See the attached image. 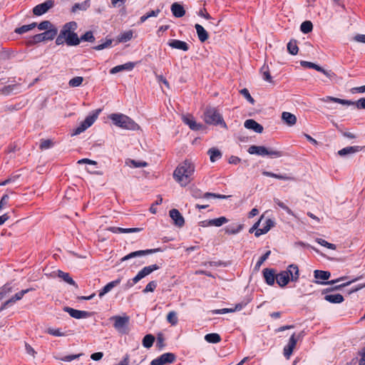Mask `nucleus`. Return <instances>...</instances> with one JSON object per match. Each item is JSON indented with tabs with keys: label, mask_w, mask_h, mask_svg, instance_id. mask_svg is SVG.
Returning <instances> with one entry per match:
<instances>
[{
	"label": "nucleus",
	"mask_w": 365,
	"mask_h": 365,
	"mask_svg": "<svg viewBox=\"0 0 365 365\" xmlns=\"http://www.w3.org/2000/svg\"><path fill=\"white\" fill-rule=\"evenodd\" d=\"M282 119L289 126L294 125L297 122V117L289 112H283L282 113Z\"/></svg>",
	"instance_id": "28"
},
{
	"label": "nucleus",
	"mask_w": 365,
	"mask_h": 365,
	"mask_svg": "<svg viewBox=\"0 0 365 365\" xmlns=\"http://www.w3.org/2000/svg\"><path fill=\"white\" fill-rule=\"evenodd\" d=\"M287 272L282 271L276 275V281L281 287H284L290 281V278Z\"/></svg>",
	"instance_id": "22"
},
{
	"label": "nucleus",
	"mask_w": 365,
	"mask_h": 365,
	"mask_svg": "<svg viewBox=\"0 0 365 365\" xmlns=\"http://www.w3.org/2000/svg\"><path fill=\"white\" fill-rule=\"evenodd\" d=\"M276 275L274 269H273L265 268L263 269V277L268 285L272 286L274 284Z\"/></svg>",
	"instance_id": "21"
},
{
	"label": "nucleus",
	"mask_w": 365,
	"mask_h": 365,
	"mask_svg": "<svg viewBox=\"0 0 365 365\" xmlns=\"http://www.w3.org/2000/svg\"><path fill=\"white\" fill-rule=\"evenodd\" d=\"M195 28L196 29L197 37L201 42H205L208 39L209 35L202 26L196 24L195 25Z\"/></svg>",
	"instance_id": "27"
},
{
	"label": "nucleus",
	"mask_w": 365,
	"mask_h": 365,
	"mask_svg": "<svg viewBox=\"0 0 365 365\" xmlns=\"http://www.w3.org/2000/svg\"><path fill=\"white\" fill-rule=\"evenodd\" d=\"M274 202L282 209L286 211L289 215H294L293 212L287 207L284 202L280 201L279 199H274Z\"/></svg>",
	"instance_id": "59"
},
{
	"label": "nucleus",
	"mask_w": 365,
	"mask_h": 365,
	"mask_svg": "<svg viewBox=\"0 0 365 365\" xmlns=\"http://www.w3.org/2000/svg\"><path fill=\"white\" fill-rule=\"evenodd\" d=\"M109 118L114 125L123 129L137 130L140 126L130 117L122 113H112Z\"/></svg>",
	"instance_id": "2"
},
{
	"label": "nucleus",
	"mask_w": 365,
	"mask_h": 365,
	"mask_svg": "<svg viewBox=\"0 0 365 365\" xmlns=\"http://www.w3.org/2000/svg\"><path fill=\"white\" fill-rule=\"evenodd\" d=\"M297 339L295 337V334H293L289 338L288 344L284 348V356L286 359H289L292 355L294 349L296 346Z\"/></svg>",
	"instance_id": "16"
},
{
	"label": "nucleus",
	"mask_w": 365,
	"mask_h": 365,
	"mask_svg": "<svg viewBox=\"0 0 365 365\" xmlns=\"http://www.w3.org/2000/svg\"><path fill=\"white\" fill-rule=\"evenodd\" d=\"M157 287V282L155 281L150 282L143 290L144 293L153 292Z\"/></svg>",
	"instance_id": "62"
},
{
	"label": "nucleus",
	"mask_w": 365,
	"mask_h": 365,
	"mask_svg": "<svg viewBox=\"0 0 365 365\" xmlns=\"http://www.w3.org/2000/svg\"><path fill=\"white\" fill-rule=\"evenodd\" d=\"M135 64L132 62H128L123 65H119L113 67L110 69V73L111 74H115L120 71L126 70V71H131L134 68Z\"/></svg>",
	"instance_id": "26"
},
{
	"label": "nucleus",
	"mask_w": 365,
	"mask_h": 365,
	"mask_svg": "<svg viewBox=\"0 0 365 365\" xmlns=\"http://www.w3.org/2000/svg\"><path fill=\"white\" fill-rule=\"evenodd\" d=\"M112 39H107L104 43L95 46L93 48L96 51L103 50L104 48H106L111 46L112 44Z\"/></svg>",
	"instance_id": "60"
},
{
	"label": "nucleus",
	"mask_w": 365,
	"mask_h": 365,
	"mask_svg": "<svg viewBox=\"0 0 365 365\" xmlns=\"http://www.w3.org/2000/svg\"><path fill=\"white\" fill-rule=\"evenodd\" d=\"M11 292L12 287L9 284L4 285L0 289V300H2Z\"/></svg>",
	"instance_id": "46"
},
{
	"label": "nucleus",
	"mask_w": 365,
	"mask_h": 365,
	"mask_svg": "<svg viewBox=\"0 0 365 365\" xmlns=\"http://www.w3.org/2000/svg\"><path fill=\"white\" fill-rule=\"evenodd\" d=\"M64 42H66L65 33L61 31L56 39V45H61L63 44Z\"/></svg>",
	"instance_id": "64"
},
{
	"label": "nucleus",
	"mask_w": 365,
	"mask_h": 365,
	"mask_svg": "<svg viewBox=\"0 0 365 365\" xmlns=\"http://www.w3.org/2000/svg\"><path fill=\"white\" fill-rule=\"evenodd\" d=\"M53 145V142L50 139L41 140L39 148L41 150H46L51 148Z\"/></svg>",
	"instance_id": "54"
},
{
	"label": "nucleus",
	"mask_w": 365,
	"mask_h": 365,
	"mask_svg": "<svg viewBox=\"0 0 365 365\" xmlns=\"http://www.w3.org/2000/svg\"><path fill=\"white\" fill-rule=\"evenodd\" d=\"M362 277L360 276L359 277H356L354 279H352L351 281H349V282H347L346 283H343V284H338V285H335V286H331L330 287H328L327 289H324L323 291H322V294H327L329 292H334V291H336V290H340L343 287H346L349 284H351L352 282H354L359 279H360Z\"/></svg>",
	"instance_id": "25"
},
{
	"label": "nucleus",
	"mask_w": 365,
	"mask_h": 365,
	"mask_svg": "<svg viewBox=\"0 0 365 365\" xmlns=\"http://www.w3.org/2000/svg\"><path fill=\"white\" fill-rule=\"evenodd\" d=\"M251 155H257L261 156L270 155L274 158L282 157L284 153L282 151L274 149H268L264 146L251 145L247 150Z\"/></svg>",
	"instance_id": "5"
},
{
	"label": "nucleus",
	"mask_w": 365,
	"mask_h": 365,
	"mask_svg": "<svg viewBox=\"0 0 365 365\" xmlns=\"http://www.w3.org/2000/svg\"><path fill=\"white\" fill-rule=\"evenodd\" d=\"M167 321L172 325H175L178 323L177 314L174 311L170 312L167 315Z\"/></svg>",
	"instance_id": "52"
},
{
	"label": "nucleus",
	"mask_w": 365,
	"mask_h": 365,
	"mask_svg": "<svg viewBox=\"0 0 365 365\" xmlns=\"http://www.w3.org/2000/svg\"><path fill=\"white\" fill-rule=\"evenodd\" d=\"M133 38V31L131 30L127 31L118 36L119 42H127Z\"/></svg>",
	"instance_id": "47"
},
{
	"label": "nucleus",
	"mask_w": 365,
	"mask_h": 365,
	"mask_svg": "<svg viewBox=\"0 0 365 365\" xmlns=\"http://www.w3.org/2000/svg\"><path fill=\"white\" fill-rule=\"evenodd\" d=\"M287 51L292 55H296L298 53L299 48L297 46V41L294 39H292L287 43Z\"/></svg>",
	"instance_id": "37"
},
{
	"label": "nucleus",
	"mask_w": 365,
	"mask_h": 365,
	"mask_svg": "<svg viewBox=\"0 0 365 365\" xmlns=\"http://www.w3.org/2000/svg\"><path fill=\"white\" fill-rule=\"evenodd\" d=\"M159 269L160 266L156 264L143 267L140 271L138 272L135 277H134L132 279L128 281V282L125 284V289H129L132 287L140 279L149 275L153 272L158 270Z\"/></svg>",
	"instance_id": "7"
},
{
	"label": "nucleus",
	"mask_w": 365,
	"mask_h": 365,
	"mask_svg": "<svg viewBox=\"0 0 365 365\" xmlns=\"http://www.w3.org/2000/svg\"><path fill=\"white\" fill-rule=\"evenodd\" d=\"M244 126L249 130H252L255 133H262L263 126L253 119H247L245 121Z\"/></svg>",
	"instance_id": "18"
},
{
	"label": "nucleus",
	"mask_w": 365,
	"mask_h": 365,
	"mask_svg": "<svg viewBox=\"0 0 365 365\" xmlns=\"http://www.w3.org/2000/svg\"><path fill=\"white\" fill-rule=\"evenodd\" d=\"M300 65L302 67L309 68H313V69L317 70V71L322 70V67H321L320 66L317 65V64H315V63H314L312 62H309V61H302L300 62Z\"/></svg>",
	"instance_id": "48"
},
{
	"label": "nucleus",
	"mask_w": 365,
	"mask_h": 365,
	"mask_svg": "<svg viewBox=\"0 0 365 365\" xmlns=\"http://www.w3.org/2000/svg\"><path fill=\"white\" fill-rule=\"evenodd\" d=\"M262 175L267 177H272L279 180H294V178L287 175H279L272 172L263 171Z\"/></svg>",
	"instance_id": "33"
},
{
	"label": "nucleus",
	"mask_w": 365,
	"mask_h": 365,
	"mask_svg": "<svg viewBox=\"0 0 365 365\" xmlns=\"http://www.w3.org/2000/svg\"><path fill=\"white\" fill-rule=\"evenodd\" d=\"M32 290H34L33 288L22 289L21 291L15 294L13 297H11L7 301L9 303V304L11 305V304L15 303L16 302L21 299L26 294L29 293L30 291H32Z\"/></svg>",
	"instance_id": "29"
},
{
	"label": "nucleus",
	"mask_w": 365,
	"mask_h": 365,
	"mask_svg": "<svg viewBox=\"0 0 365 365\" xmlns=\"http://www.w3.org/2000/svg\"><path fill=\"white\" fill-rule=\"evenodd\" d=\"M58 277L63 279L68 284L78 287L75 281L70 277V274L67 272H64L61 270L58 271Z\"/></svg>",
	"instance_id": "34"
},
{
	"label": "nucleus",
	"mask_w": 365,
	"mask_h": 365,
	"mask_svg": "<svg viewBox=\"0 0 365 365\" xmlns=\"http://www.w3.org/2000/svg\"><path fill=\"white\" fill-rule=\"evenodd\" d=\"M83 81V78L81 76H76L73 78H71L69 82L68 85L70 87H78L80 86Z\"/></svg>",
	"instance_id": "50"
},
{
	"label": "nucleus",
	"mask_w": 365,
	"mask_h": 365,
	"mask_svg": "<svg viewBox=\"0 0 365 365\" xmlns=\"http://www.w3.org/2000/svg\"><path fill=\"white\" fill-rule=\"evenodd\" d=\"M314 277L315 279L313 281L314 283L317 284H330L334 285V284L342 281L345 277H339L336 279H333L331 281H326V282H321L322 280H328L329 277H331V273L328 271H323V270H319L316 269L314 271Z\"/></svg>",
	"instance_id": "10"
},
{
	"label": "nucleus",
	"mask_w": 365,
	"mask_h": 365,
	"mask_svg": "<svg viewBox=\"0 0 365 365\" xmlns=\"http://www.w3.org/2000/svg\"><path fill=\"white\" fill-rule=\"evenodd\" d=\"M77 27L75 21L68 22L63 26L61 31L65 33L66 43L68 46H77L80 43V38L75 32Z\"/></svg>",
	"instance_id": "4"
},
{
	"label": "nucleus",
	"mask_w": 365,
	"mask_h": 365,
	"mask_svg": "<svg viewBox=\"0 0 365 365\" xmlns=\"http://www.w3.org/2000/svg\"><path fill=\"white\" fill-rule=\"evenodd\" d=\"M172 48L187 51L189 50V45L185 42L178 39H171L168 42Z\"/></svg>",
	"instance_id": "19"
},
{
	"label": "nucleus",
	"mask_w": 365,
	"mask_h": 365,
	"mask_svg": "<svg viewBox=\"0 0 365 365\" xmlns=\"http://www.w3.org/2000/svg\"><path fill=\"white\" fill-rule=\"evenodd\" d=\"M315 241L320 245L326 247L328 249L333 250L336 249V246L334 244L329 243V242H327L325 240H323L322 238H316Z\"/></svg>",
	"instance_id": "51"
},
{
	"label": "nucleus",
	"mask_w": 365,
	"mask_h": 365,
	"mask_svg": "<svg viewBox=\"0 0 365 365\" xmlns=\"http://www.w3.org/2000/svg\"><path fill=\"white\" fill-rule=\"evenodd\" d=\"M229 196L220 195V194H216V193H212V192H205L204 193V197L205 198H209V197H214V198H218V199H225L227 198Z\"/></svg>",
	"instance_id": "63"
},
{
	"label": "nucleus",
	"mask_w": 365,
	"mask_h": 365,
	"mask_svg": "<svg viewBox=\"0 0 365 365\" xmlns=\"http://www.w3.org/2000/svg\"><path fill=\"white\" fill-rule=\"evenodd\" d=\"M205 339L208 343L216 344L221 341L220 334L217 333L207 334L205 336Z\"/></svg>",
	"instance_id": "38"
},
{
	"label": "nucleus",
	"mask_w": 365,
	"mask_h": 365,
	"mask_svg": "<svg viewBox=\"0 0 365 365\" xmlns=\"http://www.w3.org/2000/svg\"><path fill=\"white\" fill-rule=\"evenodd\" d=\"M289 268H290V269H292L290 280L292 282H297L299 277L298 266L294 264H292L289 265Z\"/></svg>",
	"instance_id": "43"
},
{
	"label": "nucleus",
	"mask_w": 365,
	"mask_h": 365,
	"mask_svg": "<svg viewBox=\"0 0 365 365\" xmlns=\"http://www.w3.org/2000/svg\"><path fill=\"white\" fill-rule=\"evenodd\" d=\"M171 11L176 18L182 17L185 14L184 7L178 2H175L171 5Z\"/></svg>",
	"instance_id": "23"
},
{
	"label": "nucleus",
	"mask_w": 365,
	"mask_h": 365,
	"mask_svg": "<svg viewBox=\"0 0 365 365\" xmlns=\"http://www.w3.org/2000/svg\"><path fill=\"white\" fill-rule=\"evenodd\" d=\"M125 163L130 168H143L148 165L145 161H138L130 158L126 159Z\"/></svg>",
	"instance_id": "31"
},
{
	"label": "nucleus",
	"mask_w": 365,
	"mask_h": 365,
	"mask_svg": "<svg viewBox=\"0 0 365 365\" xmlns=\"http://www.w3.org/2000/svg\"><path fill=\"white\" fill-rule=\"evenodd\" d=\"M101 111V109L93 110L92 113L88 115L85 118V120L81 123V125L73 130L72 135H79L83 131H85L90 126H91L98 118V116Z\"/></svg>",
	"instance_id": "8"
},
{
	"label": "nucleus",
	"mask_w": 365,
	"mask_h": 365,
	"mask_svg": "<svg viewBox=\"0 0 365 365\" xmlns=\"http://www.w3.org/2000/svg\"><path fill=\"white\" fill-rule=\"evenodd\" d=\"M362 150V147L360 146H348L346 148H344L338 151V154L343 157L349 155H351L356 153L359 152Z\"/></svg>",
	"instance_id": "24"
},
{
	"label": "nucleus",
	"mask_w": 365,
	"mask_h": 365,
	"mask_svg": "<svg viewBox=\"0 0 365 365\" xmlns=\"http://www.w3.org/2000/svg\"><path fill=\"white\" fill-rule=\"evenodd\" d=\"M275 225V222L272 219H267L263 224V229L266 232H268L272 227H273Z\"/></svg>",
	"instance_id": "61"
},
{
	"label": "nucleus",
	"mask_w": 365,
	"mask_h": 365,
	"mask_svg": "<svg viewBox=\"0 0 365 365\" xmlns=\"http://www.w3.org/2000/svg\"><path fill=\"white\" fill-rule=\"evenodd\" d=\"M80 41H88V42H93L95 41V37L93 34V32L91 31H86L83 35L81 36Z\"/></svg>",
	"instance_id": "53"
},
{
	"label": "nucleus",
	"mask_w": 365,
	"mask_h": 365,
	"mask_svg": "<svg viewBox=\"0 0 365 365\" xmlns=\"http://www.w3.org/2000/svg\"><path fill=\"white\" fill-rule=\"evenodd\" d=\"M63 311L68 313L71 317L77 319L88 318L91 316V312L75 309L69 307H64Z\"/></svg>",
	"instance_id": "14"
},
{
	"label": "nucleus",
	"mask_w": 365,
	"mask_h": 365,
	"mask_svg": "<svg viewBox=\"0 0 365 365\" xmlns=\"http://www.w3.org/2000/svg\"><path fill=\"white\" fill-rule=\"evenodd\" d=\"M260 73H261L262 78L264 81H268V82H272V76L270 75V71H269L268 66L264 64L261 68Z\"/></svg>",
	"instance_id": "42"
},
{
	"label": "nucleus",
	"mask_w": 365,
	"mask_h": 365,
	"mask_svg": "<svg viewBox=\"0 0 365 365\" xmlns=\"http://www.w3.org/2000/svg\"><path fill=\"white\" fill-rule=\"evenodd\" d=\"M243 228L242 225H237L236 226H227L225 228V232L228 235H235L239 233Z\"/></svg>",
	"instance_id": "41"
},
{
	"label": "nucleus",
	"mask_w": 365,
	"mask_h": 365,
	"mask_svg": "<svg viewBox=\"0 0 365 365\" xmlns=\"http://www.w3.org/2000/svg\"><path fill=\"white\" fill-rule=\"evenodd\" d=\"M182 121L185 124L187 125L192 130H200L204 125L201 123H197L195 119L191 116H183Z\"/></svg>",
	"instance_id": "20"
},
{
	"label": "nucleus",
	"mask_w": 365,
	"mask_h": 365,
	"mask_svg": "<svg viewBox=\"0 0 365 365\" xmlns=\"http://www.w3.org/2000/svg\"><path fill=\"white\" fill-rule=\"evenodd\" d=\"M46 332L52 336H66L65 332H62L60 329L48 328Z\"/></svg>",
	"instance_id": "56"
},
{
	"label": "nucleus",
	"mask_w": 365,
	"mask_h": 365,
	"mask_svg": "<svg viewBox=\"0 0 365 365\" xmlns=\"http://www.w3.org/2000/svg\"><path fill=\"white\" fill-rule=\"evenodd\" d=\"M155 341V336L152 334H146L143 339V346L145 348H150Z\"/></svg>",
	"instance_id": "39"
},
{
	"label": "nucleus",
	"mask_w": 365,
	"mask_h": 365,
	"mask_svg": "<svg viewBox=\"0 0 365 365\" xmlns=\"http://www.w3.org/2000/svg\"><path fill=\"white\" fill-rule=\"evenodd\" d=\"M312 29L313 24L310 21H305L300 26V30L304 34H309Z\"/></svg>",
	"instance_id": "44"
},
{
	"label": "nucleus",
	"mask_w": 365,
	"mask_h": 365,
	"mask_svg": "<svg viewBox=\"0 0 365 365\" xmlns=\"http://www.w3.org/2000/svg\"><path fill=\"white\" fill-rule=\"evenodd\" d=\"M204 120L207 124L220 125L227 129V126L219 110L213 107H207L204 111Z\"/></svg>",
	"instance_id": "3"
},
{
	"label": "nucleus",
	"mask_w": 365,
	"mask_h": 365,
	"mask_svg": "<svg viewBox=\"0 0 365 365\" xmlns=\"http://www.w3.org/2000/svg\"><path fill=\"white\" fill-rule=\"evenodd\" d=\"M176 359V356L173 353L168 352L163 354L158 358L150 362V365H165L173 364Z\"/></svg>",
	"instance_id": "12"
},
{
	"label": "nucleus",
	"mask_w": 365,
	"mask_h": 365,
	"mask_svg": "<svg viewBox=\"0 0 365 365\" xmlns=\"http://www.w3.org/2000/svg\"><path fill=\"white\" fill-rule=\"evenodd\" d=\"M241 95H242L251 104L254 105L255 103V99L251 96L248 89L243 88L240 91Z\"/></svg>",
	"instance_id": "55"
},
{
	"label": "nucleus",
	"mask_w": 365,
	"mask_h": 365,
	"mask_svg": "<svg viewBox=\"0 0 365 365\" xmlns=\"http://www.w3.org/2000/svg\"><path fill=\"white\" fill-rule=\"evenodd\" d=\"M271 254V251L268 250L262 256L260 257L257 262L256 263L255 266V270L258 271L262 266V264L268 259L269 256Z\"/></svg>",
	"instance_id": "45"
},
{
	"label": "nucleus",
	"mask_w": 365,
	"mask_h": 365,
	"mask_svg": "<svg viewBox=\"0 0 365 365\" xmlns=\"http://www.w3.org/2000/svg\"><path fill=\"white\" fill-rule=\"evenodd\" d=\"M227 222H228V220L225 217H220L218 218L209 220L208 222H207V225H210L215 226V227H220L223 224H225Z\"/></svg>",
	"instance_id": "36"
},
{
	"label": "nucleus",
	"mask_w": 365,
	"mask_h": 365,
	"mask_svg": "<svg viewBox=\"0 0 365 365\" xmlns=\"http://www.w3.org/2000/svg\"><path fill=\"white\" fill-rule=\"evenodd\" d=\"M90 6V0H86L81 3H76L72 7V11L75 12L77 10L85 11Z\"/></svg>",
	"instance_id": "40"
},
{
	"label": "nucleus",
	"mask_w": 365,
	"mask_h": 365,
	"mask_svg": "<svg viewBox=\"0 0 365 365\" xmlns=\"http://www.w3.org/2000/svg\"><path fill=\"white\" fill-rule=\"evenodd\" d=\"M194 171V165L190 160H185L175 168L173 178L181 186L185 187L190 182V176Z\"/></svg>",
	"instance_id": "1"
},
{
	"label": "nucleus",
	"mask_w": 365,
	"mask_h": 365,
	"mask_svg": "<svg viewBox=\"0 0 365 365\" xmlns=\"http://www.w3.org/2000/svg\"><path fill=\"white\" fill-rule=\"evenodd\" d=\"M207 154L210 156V161L214 163L216 160L220 159L222 158V153L220 150L215 148H210L207 150Z\"/></svg>",
	"instance_id": "32"
},
{
	"label": "nucleus",
	"mask_w": 365,
	"mask_h": 365,
	"mask_svg": "<svg viewBox=\"0 0 365 365\" xmlns=\"http://www.w3.org/2000/svg\"><path fill=\"white\" fill-rule=\"evenodd\" d=\"M121 282V279L120 278H118L114 281H112L109 283H108L105 287H103L104 289L106 290V292L108 293L109 292L113 287H116L117 285H118Z\"/></svg>",
	"instance_id": "58"
},
{
	"label": "nucleus",
	"mask_w": 365,
	"mask_h": 365,
	"mask_svg": "<svg viewBox=\"0 0 365 365\" xmlns=\"http://www.w3.org/2000/svg\"><path fill=\"white\" fill-rule=\"evenodd\" d=\"M53 6L54 1L53 0H47L42 4L36 5L33 9V13L36 16H41L46 13Z\"/></svg>",
	"instance_id": "13"
},
{
	"label": "nucleus",
	"mask_w": 365,
	"mask_h": 365,
	"mask_svg": "<svg viewBox=\"0 0 365 365\" xmlns=\"http://www.w3.org/2000/svg\"><path fill=\"white\" fill-rule=\"evenodd\" d=\"M170 217L174 221V223L178 227H182L185 224V220L181 213L177 209H172L170 210Z\"/></svg>",
	"instance_id": "17"
},
{
	"label": "nucleus",
	"mask_w": 365,
	"mask_h": 365,
	"mask_svg": "<svg viewBox=\"0 0 365 365\" xmlns=\"http://www.w3.org/2000/svg\"><path fill=\"white\" fill-rule=\"evenodd\" d=\"M83 354H70L67 355L63 357H58V356H54V358L57 360L63 361H71L74 359H78L81 356H82Z\"/></svg>",
	"instance_id": "49"
},
{
	"label": "nucleus",
	"mask_w": 365,
	"mask_h": 365,
	"mask_svg": "<svg viewBox=\"0 0 365 365\" xmlns=\"http://www.w3.org/2000/svg\"><path fill=\"white\" fill-rule=\"evenodd\" d=\"M324 299L332 304H339L344 302V297L340 294H326Z\"/></svg>",
	"instance_id": "30"
},
{
	"label": "nucleus",
	"mask_w": 365,
	"mask_h": 365,
	"mask_svg": "<svg viewBox=\"0 0 365 365\" xmlns=\"http://www.w3.org/2000/svg\"><path fill=\"white\" fill-rule=\"evenodd\" d=\"M58 29L52 28L44 32L36 34L32 36L31 39L28 41V45L31 46L42 41L53 40L57 35Z\"/></svg>",
	"instance_id": "9"
},
{
	"label": "nucleus",
	"mask_w": 365,
	"mask_h": 365,
	"mask_svg": "<svg viewBox=\"0 0 365 365\" xmlns=\"http://www.w3.org/2000/svg\"><path fill=\"white\" fill-rule=\"evenodd\" d=\"M110 320L113 321L114 328L120 334H126L128 332V325L129 324V317L124 315L113 316L110 318Z\"/></svg>",
	"instance_id": "11"
},
{
	"label": "nucleus",
	"mask_w": 365,
	"mask_h": 365,
	"mask_svg": "<svg viewBox=\"0 0 365 365\" xmlns=\"http://www.w3.org/2000/svg\"><path fill=\"white\" fill-rule=\"evenodd\" d=\"M322 102H334L344 106H355L357 109H365V98H361L356 101L350 100L341 99L332 96H326L320 99Z\"/></svg>",
	"instance_id": "6"
},
{
	"label": "nucleus",
	"mask_w": 365,
	"mask_h": 365,
	"mask_svg": "<svg viewBox=\"0 0 365 365\" xmlns=\"http://www.w3.org/2000/svg\"><path fill=\"white\" fill-rule=\"evenodd\" d=\"M159 250H160V249L158 248V249H149V250L132 252L130 254L122 257L120 259V262H124V261H126V260H128L130 259L137 257H142V256H145V255H147L149 254L155 253V252H158Z\"/></svg>",
	"instance_id": "15"
},
{
	"label": "nucleus",
	"mask_w": 365,
	"mask_h": 365,
	"mask_svg": "<svg viewBox=\"0 0 365 365\" xmlns=\"http://www.w3.org/2000/svg\"><path fill=\"white\" fill-rule=\"evenodd\" d=\"M36 26H37V24L36 22H34L31 24L24 25L19 28H16L14 31H15V33H16L18 34H24L26 32H28V31L32 30Z\"/></svg>",
	"instance_id": "35"
},
{
	"label": "nucleus",
	"mask_w": 365,
	"mask_h": 365,
	"mask_svg": "<svg viewBox=\"0 0 365 365\" xmlns=\"http://www.w3.org/2000/svg\"><path fill=\"white\" fill-rule=\"evenodd\" d=\"M38 28L39 30H45L47 31L52 28H56L49 21H43L38 25Z\"/></svg>",
	"instance_id": "57"
}]
</instances>
